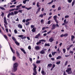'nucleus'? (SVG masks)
I'll return each instance as SVG.
<instances>
[{"label":"nucleus","instance_id":"obj_1","mask_svg":"<svg viewBox=\"0 0 75 75\" xmlns=\"http://www.w3.org/2000/svg\"><path fill=\"white\" fill-rule=\"evenodd\" d=\"M66 72H68V74H72V69L71 68H68L66 70Z\"/></svg>","mask_w":75,"mask_h":75},{"label":"nucleus","instance_id":"obj_2","mask_svg":"<svg viewBox=\"0 0 75 75\" xmlns=\"http://www.w3.org/2000/svg\"><path fill=\"white\" fill-rule=\"evenodd\" d=\"M36 68H37V66H35L33 68V71L34 73H33V75H36L37 74V72Z\"/></svg>","mask_w":75,"mask_h":75},{"label":"nucleus","instance_id":"obj_3","mask_svg":"<svg viewBox=\"0 0 75 75\" xmlns=\"http://www.w3.org/2000/svg\"><path fill=\"white\" fill-rule=\"evenodd\" d=\"M41 42H45V40L43 39L40 40L39 42H37L36 43L37 45H39L40 44H41Z\"/></svg>","mask_w":75,"mask_h":75},{"label":"nucleus","instance_id":"obj_4","mask_svg":"<svg viewBox=\"0 0 75 75\" xmlns=\"http://www.w3.org/2000/svg\"><path fill=\"white\" fill-rule=\"evenodd\" d=\"M22 8H25V9H27V10H30L32 8V7H30L29 8H28L27 7H26L25 6H22Z\"/></svg>","mask_w":75,"mask_h":75},{"label":"nucleus","instance_id":"obj_5","mask_svg":"<svg viewBox=\"0 0 75 75\" xmlns=\"http://www.w3.org/2000/svg\"><path fill=\"white\" fill-rule=\"evenodd\" d=\"M47 49H44L42 50L40 52V54H45V51H46Z\"/></svg>","mask_w":75,"mask_h":75},{"label":"nucleus","instance_id":"obj_6","mask_svg":"<svg viewBox=\"0 0 75 75\" xmlns=\"http://www.w3.org/2000/svg\"><path fill=\"white\" fill-rule=\"evenodd\" d=\"M56 28V25L53 24L52 25V28H51V30H55Z\"/></svg>","mask_w":75,"mask_h":75},{"label":"nucleus","instance_id":"obj_7","mask_svg":"<svg viewBox=\"0 0 75 75\" xmlns=\"http://www.w3.org/2000/svg\"><path fill=\"white\" fill-rule=\"evenodd\" d=\"M17 67L18 66H13V70L14 72H16L17 70Z\"/></svg>","mask_w":75,"mask_h":75},{"label":"nucleus","instance_id":"obj_8","mask_svg":"<svg viewBox=\"0 0 75 75\" xmlns=\"http://www.w3.org/2000/svg\"><path fill=\"white\" fill-rule=\"evenodd\" d=\"M56 0H52L51 1L47 3V4H52L53 2H55V1H56Z\"/></svg>","mask_w":75,"mask_h":75},{"label":"nucleus","instance_id":"obj_9","mask_svg":"<svg viewBox=\"0 0 75 75\" xmlns=\"http://www.w3.org/2000/svg\"><path fill=\"white\" fill-rule=\"evenodd\" d=\"M10 45V48L11 50V51L13 54H14V53H15V50H13V48H12V47H11V46L10 45Z\"/></svg>","mask_w":75,"mask_h":75},{"label":"nucleus","instance_id":"obj_10","mask_svg":"<svg viewBox=\"0 0 75 75\" xmlns=\"http://www.w3.org/2000/svg\"><path fill=\"white\" fill-rule=\"evenodd\" d=\"M35 48L36 50H39L40 49V47L38 46H35Z\"/></svg>","mask_w":75,"mask_h":75},{"label":"nucleus","instance_id":"obj_11","mask_svg":"<svg viewBox=\"0 0 75 75\" xmlns=\"http://www.w3.org/2000/svg\"><path fill=\"white\" fill-rule=\"evenodd\" d=\"M49 41L51 42H52L54 41V38H51L49 40Z\"/></svg>","mask_w":75,"mask_h":75},{"label":"nucleus","instance_id":"obj_12","mask_svg":"<svg viewBox=\"0 0 75 75\" xmlns=\"http://www.w3.org/2000/svg\"><path fill=\"white\" fill-rule=\"evenodd\" d=\"M41 73L42 75H46V73H45V71L43 70H42L41 71Z\"/></svg>","mask_w":75,"mask_h":75},{"label":"nucleus","instance_id":"obj_13","mask_svg":"<svg viewBox=\"0 0 75 75\" xmlns=\"http://www.w3.org/2000/svg\"><path fill=\"white\" fill-rule=\"evenodd\" d=\"M4 23H6L7 24V20H6V17H4Z\"/></svg>","mask_w":75,"mask_h":75},{"label":"nucleus","instance_id":"obj_14","mask_svg":"<svg viewBox=\"0 0 75 75\" xmlns=\"http://www.w3.org/2000/svg\"><path fill=\"white\" fill-rule=\"evenodd\" d=\"M21 51H22V52H23L24 54H26V52H25V50H24L23 49V48H21Z\"/></svg>","mask_w":75,"mask_h":75},{"label":"nucleus","instance_id":"obj_15","mask_svg":"<svg viewBox=\"0 0 75 75\" xmlns=\"http://www.w3.org/2000/svg\"><path fill=\"white\" fill-rule=\"evenodd\" d=\"M75 38V37L74 35H72L71 36V40L72 41H74V38Z\"/></svg>","mask_w":75,"mask_h":75},{"label":"nucleus","instance_id":"obj_16","mask_svg":"<svg viewBox=\"0 0 75 75\" xmlns=\"http://www.w3.org/2000/svg\"><path fill=\"white\" fill-rule=\"evenodd\" d=\"M18 27L20 28H23V26H22V25H20V24H19L18 25Z\"/></svg>","mask_w":75,"mask_h":75},{"label":"nucleus","instance_id":"obj_17","mask_svg":"<svg viewBox=\"0 0 75 75\" xmlns=\"http://www.w3.org/2000/svg\"><path fill=\"white\" fill-rule=\"evenodd\" d=\"M40 33H39L35 37V38H38V37H39V36H40Z\"/></svg>","mask_w":75,"mask_h":75},{"label":"nucleus","instance_id":"obj_18","mask_svg":"<svg viewBox=\"0 0 75 75\" xmlns=\"http://www.w3.org/2000/svg\"><path fill=\"white\" fill-rule=\"evenodd\" d=\"M36 28H33L32 30V31L33 33H34V32H35V29Z\"/></svg>","mask_w":75,"mask_h":75},{"label":"nucleus","instance_id":"obj_19","mask_svg":"<svg viewBox=\"0 0 75 75\" xmlns=\"http://www.w3.org/2000/svg\"><path fill=\"white\" fill-rule=\"evenodd\" d=\"M4 25L5 28H8V26H7V23H5V24H4Z\"/></svg>","mask_w":75,"mask_h":75},{"label":"nucleus","instance_id":"obj_20","mask_svg":"<svg viewBox=\"0 0 75 75\" xmlns=\"http://www.w3.org/2000/svg\"><path fill=\"white\" fill-rule=\"evenodd\" d=\"M53 18H54V21L56 20H57V16H54L53 17Z\"/></svg>","mask_w":75,"mask_h":75},{"label":"nucleus","instance_id":"obj_21","mask_svg":"<svg viewBox=\"0 0 75 75\" xmlns=\"http://www.w3.org/2000/svg\"><path fill=\"white\" fill-rule=\"evenodd\" d=\"M13 66H18V63H15L13 64Z\"/></svg>","mask_w":75,"mask_h":75},{"label":"nucleus","instance_id":"obj_22","mask_svg":"<svg viewBox=\"0 0 75 75\" xmlns=\"http://www.w3.org/2000/svg\"><path fill=\"white\" fill-rule=\"evenodd\" d=\"M75 1L73 0V1L72 2L71 6H74V5L75 4Z\"/></svg>","mask_w":75,"mask_h":75},{"label":"nucleus","instance_id":"obj_23","mask_svg":"<svg viewBox=\"0 0 75 75\" xmlns=\"http://www.w3.org/2000/svg\"><path fill=\"white\" fill-rule=\"evenodd\" d=\"M16 54H17V57H20V55L18 52V51H16Z\"/></svg>","mask_w":75,"mask_h":75},{"label":"nucleus","instance_id":"obj_24","mask_svg":"<svg viewBox=\"0 0 75 75\" xmlns=\"http://www.w3.org/2000/svg\"><path fill=\"white\" fill-rule=\"evenodd\" d=\"M62 57L60 56H59L57 57V59H61V58Z\"/></svg>","mask_w":75,"mask_h":75},{"label":"nucleus","instance_id":"obj_25","mask_svg":"<svg viewBox=\"0 0 75 75\" xmlns=\"http://www.w3.org/2000/svg\"><path fill=\"white\" fill-rule=\"evenodd\" d=\"M4 37L5 38V39L7 40L8 41V38H7V36L6 35H4Z\"/></svg>","mask_w":75,"mask_h":75},{"label":"nucleus","instance_id":"obj_26","mask_svg":"<svg viewBox=\"0 0 75 75\" xmlns=\"http://www.w3.org/2000/svg\"><path fill=\"white\" fill-rule=\"evenodd\" d=\"M11 16H14V13L13 12H12L11 13H9Z\"/></svg>","mask_w":75,"mask_h":75},{"label":"nucleus","instance_id":"obj_27","mask_svg":"<svg viewBox=\"0 0 75 75\" xmlns=\"http://www.w3.org/2000/svg\"><path fill=\"white\" fill-rule=\"evenodd\" d=\"M46 46H48V47H50V45L49 44L45 43V47H46Z\"/></svg>","mask_w":75,"mask_h":75},{"label":"nucleus","instance_id":"obj_28","mask_svg":"<svg viewBox=\"0 0 75 75\" xmlns=\"http://www.w3.org/2000/svg\"><path fill=\"white\" fill-rule=\"evenodd\" d=\"M15 44L16 45H20V43H18V42H17V41H15Z\"/></svg>","mask_w":75,"mask_h":75},{"label":"nucleus","instance_id":"obj_29","mask_svg":"<svg viewBox=\"0 0 75 75\" xmlns=\"http://www.w3.org/2000/svg\"><path fill=\"white\" fill-rule=\"evenodd\" d=\"M56 53H57L56 52H52V55H53V56H54V55H55V54H56Z\"/></svg>","mask_w":75,"mask_h":75},{"label":"nucleus","instance_id":"obj_30","mask_svg":"<svg viewBox=\"0 0 75 75\" xmlns=\"http://www.w3.org/2000/svg\"><path fill=\"white\" fill-rule=\"evenodd\" d=\"M18 37H20V38H23V37H24V36H23V35H18Z\"/></svg>","mask_w":75,"mask_h":75},{"label":"nucleus","instance_id":"obj_31","mask_svg":"<svg viewBox=\"0 0 75 75\" xmlns=\"http://www.w3.org/2000/svg\"><path fill=\"white\" fill-rule=\"evenodd\" d=\"M12 39L13 40V41H16V38H14V37H12Z\"/></svg>","mask_w":75,"mask_h":75},{"label":"nucleus","instance_id":"obj_32","mask_svg":"<svg viewBox=\"0 0 75 75\" xmlns=\"http://www.w3.org/2000/svg\"><path fill=\"white\" fill-rule=\"evenodd\" d=\"M21 6H22V4H20L19 5L17 6H16L17 8H20Z\"/></svg>","mask_w":75,"mask_h":75},{"label":"nucleus","instance_id":"obj_33","mask_svg":"<svg viewBox=\"0 0 75 75\" xmlns=\"http://www.w3.org/2000/svg\"><path fill=\"white\" fill-rule=\"evenodd\" d=\"M14 15H16L17 14H18V11H14Z\"/></svg>","mask_w":75,"mask_h":75},{"label":"nucleus","instance_id":"obj_34","mask_svg":"<svg viewBox=\"0 0 75 75\" xmlns=\"http://www.w3.org/2000/svg\"><path fill=\"white\" fill-rule=\"evenodd\" d=\"M27 0H25L23 1V4H26V2H27Z\"/></svg>","mask_w":75,"mask_h":75},{"label":"nucleus","instance_id":"obj_35","mask_svg":"<svg viewBox=\"0 0 75 75\" xmlns=\"http://www.w3.org/2000/svg\"><path fill=\"white\" fill-rule=\"evenodd\" d=\"M16 57L15 56H13V60L14 61H15V60H16Z\"/></svg>","mask_w":75,"mask_h":75},{"label":"nucleus","instance_id":"obj_36","mask_svg":"<svg viewBox=\"0 0 75 75\" xmlns=\"http://www.w3.org/2000/svg\"><path fill=\"white\" fill-rule=\"evenodd\" d=\"M36 6L37 7H40V5H39V2H38L37 3Z\"/></svg>","mask_w":75,"mask_h":75},{"label":"nucleus","instance_id":"obj_37","mask_svg":"<svg viewBox=\"0 0 75 75\" xmlns=\"http://www.w3.org/2000/svg\"><path fill=\"white\" fill-rule=\"evenodd\" d=\"M35 27V25H32L30 26V27L31 28H34Z\"/></svg>","mask_w":75,"mask_h":75},{"label":"nucleus","instance_id":"obj_38","mask_svg":"<svg viewBox=\"0 0 75 75\" xmlns=\"http://www.w3.org/2000/svg\"><path fill=\"white\" fill-rule=\"evenodd\" d=\"M41 61L40 60H37L36 61V64H40V62Z\"/></svg>","mask_w":75,"mask_h":75},{"label":"nucleus","instance_id":"obj_39","mask_svg":"<svg viewBox=\"0 0 75 75\" xmlns=\"http://www.w3.org/2000/svg\"><path fill=\"white\" fill-rule=\"evenodd\" d=\"M68 35V34L67 33H65L64 34V37H67Z\"/></svg>","mask_w":75,"mask_h":75},{"label":"nucleus","instance_id":"obj_40","mask_svg":"<svg viewBox=\"0 0 75 75\" xmlns=\"http://www.w3.org/2000/svg\"><path fill=\"white\" fill-rule=\"evenodd\" d=\"M63 51L64 53H65V52H66V49H63Z\"/></svg>","mask_w":75,"mask_h":75},{"label":"nucleus","instance_id":"obj_41","mask_svg":"<svg viewBox=\"0 0 75 75\" xmlns=\"http://www.w3.org/2000/svg\"><path fill=\"white\" fill-rule=\"evenodd\" d=\"M52 16H49L48 18L47 19V20H50V19H51V18H52Z\"/></svg>","mask_w":75,"mask_h":75},{"label":"nucleus","instance_id":"obj_42","mask_svg":"<svg viewBox=\"0 0 75 75\" xmlns=\"http://www.w3.org/2000/svg\"><path fill=\"white\" fill-rule=\"evenodd\" d=\"M0 8H1V10H6V9H5V8H4V7H0Z\"/></svg>","mask_w":75,"mask_h":75},{"label":"nucleus","instance_id":"obj_43","mask_svg":"<svg viewBox=\"0 0 75 75\" xmlns=\"http://www.w3.org/2000/svg\"><path fill=\"white\" fill-rule=\"evenodd\" d=\"M61 6H59L57 10L58 11H59V10H61Z\"/></svg>","mask_w":75,"mask_h":75},{"label":"nucleus","instance_id":"obj_44","mask_svg":"<svg viewBox=\"0 0 75 75\" xmlns=\"http://www.w3.org/2000/svg\"><path fill=\"white\" fill-rule=\"evenodd\" d=\"M31 20V19H27L26 20V22H28V21H30V20Z\"/></svg>","mask_w":75,"mask_h":75},{"label":"nucleus","instance_id":"obj_45","mask_svg":"<svg viewBox=\"0 0 75 75\" xmlns=\"http://www.w3.org/2000/svg\"><path fill=\"white\" fill-rule=\"evenodd\" d=\"M22 11H23V10H19L18 11V12L19 13H22Z\"/></svg>","mask_w":75,"mask_h":75},{"label":"nucleus","instance_id":"obj_46","mask_svg":"<svg viewBox=\"0 0 75 75\" xmlns=\"http://www.w3.org/2000/svg\"><path fill=\"white\" fill-rule=\"evenodd\" d=\"M28 49L29 50H31V47L30 46H29L28 47Z\"/></svg>","mask_w":75,"mask_h":75},{"label":"nucleus","instance_id":"obj_47","mask_svg":"<svg viewBox=\"0 0 75 75\" xmlns=\"http://www.w3.org/2000/svg\"><path fill=\"white\" fill-rule=\"evenodd\" d=\"M14 32L15 34H17V30L15 29L14 30Z\"/></svg>","mask_w":75,"mask_h":75},{"label":"nucleus","instance_id":"obj_48","mask_svg":"<svg viewBox=\"0 0 75 75\" xmlns=\"http://www.w3.org/2000/svg\"><path fill=\"white\" fill-rule=\"evenodd\" d=\"M50 23H51V21L50 20L49 21L47 22V24H50Z\"/></svg>","mask_w":75,"mask_h":75},{"label":"nucleus","instance_id":"obj_49","mask_svg":"<svg viewBox=\"0 0 75 75\" xmlns=\"http://www.w3.org/2000/svg\"><path fill=\"white\" fill-rule=\"evenodd\" d=\"M39 17H41L42 18L43 17V15L42 14H41L39 16Z\"/></svg>","mask_w":75,"mask_h":75},{"label":"nucleus","instance_id":"obj_50","mask_svg":"<svg viewBox=\"0 0 75 75\" xmlns=\"http://www.w3.org/2000/svg\"><path fill=\"white\" fill-rule=\"evenodd\" d=\"M72 0H68V1L69 3H70L72 2Z\"/></svg>","mask_w":75,"mask_h":75},{"label":"nucleus","instance_id":"obj_51","mask_svg":"<svg viewBox=\"0 0 75 75\" xmlns=\"http://www.w3.org/2000/svg\"><path fill=\"white\" fill-rule=\"evenodd\" d=\"M60 61L57 62H56V64H57V65H58V64H60Z\"/></svg>","mask_w":75,"mask_h":75},{"label":"nucleus","instance_id":"obj_52","mask_svg":"<svg viewBox=\"0 0 75 75\" xmlns=\"http://www.w3.org/2000/svg\"><path fill=\"white\" fill-rule=\"evenodd\" d=\"M29 24H30V22H28L27 23H26L25 25H28Z\"/></svg>","mask_w":75,"mask_h":75},{"label":"nucleus","instance_id":"obj_53","mask_svg":"<svg viewBox=\"0 0 75 75\" xmlns=\"http://www.w3.org/2000/svg\"><path fill=\"white\" fill-rule=\"evenodd\" d=\"M14 10H15V9H12L11 10H9L10 12L11 11H14Z\"/></svg>","mask_w":75,"mask_h":75},{"label":"nucleus","instance_id":"obj_54","mask_svg":"<svg viewBox=\"0 0 75 75\" xmlns=\"http://www.w3.org/2000/svg\"><path fill=\"white\" fill-rule=\"evenodd\" d=\"M55 66H53L52 68H51L50 70L51 71H52L53 69L54 68V67H55Z\"/></svg>","mask_w":75,"mask_h":75},{"label":"nucleus","instance_id":"obj_55","mask_svg":"<svg viewBox=\"0 0 75 75\" xmlns=\"http://www.w3.org/2000/svg\"><path fill=\"white\" fill-rule=\"evenodd\" d=\"M56 27H59V25H58V23H57L56 25Z\"/></svg>","mask_w":75,"mask_h":75},{"label":"nucleus","instance_id":"obj_56","mask_svg":"<svg viewBox=\"0 0 75 75\" xmlns=\"http://www.w3.org/2000/svg\"><path fill=\"white\" fill-rule=\"evenodd\" d=\"M40 10H41V8L39 7L38 8V11H39V12H40Z\"/></svg>","mask_w":75,"mask_h":75},{"label":"nucleus","instance_id":"obj_57","mask_svg":"<svg viewBox=\"0 0 75 75\" xmlns=\"http://www.w3.org/2000/svg\"><path fill=\"white\" fill-rule=\"evenodd\" d=\"M65 18H69V16L67 15L65 16Z\"/></svg>","mask_w":75,"mask_h":75},{"label":"nucleus","instance_id":"obj_58","mask_svg":"<svg viewBox=\"0 0 75 75\" xmlns=\"http://www.w3.org/2000/svg\"><path fill=\"white\" fill-rule=\"evenodd\" d=\"M29 60L31 61H31H33L32 58H31V57L29 58Z\"/></svg>","mask_w":75,"mask_h":75},{"label":"nucleus","instance_id":"obj_59","mask_svg":"<svg viewBox=\"0 0 75 75\" xmlns=\"http://www.w3.org/2000/svg\"><path fill=\"white\" fill-rule=\"evenodd\" d=\"M69 53H71V54H74V52H73V51H69Z\"/></svg>","mask_w":75,"mask_h":75},{"label":"nucleus","instance_id":"obj_60","mask_svg":"<svg viewBox=\"0 0 75 75\" xmlns=\"http://www.w3.org/2000/svg\"><path fill=\"white\" fill-rule=\"evenodd\" d=\"M62 45V42L60 43L59 44V47H61V45Z\"/></svg>","mask_w":75,"mask_h":75},{"label":"nucleus","instance_id":"obj_61","mask_svg":"<svg viewBox=\"0 0 75 75\" xmlns=\"http://www.w3.org/2000/svg\"><path fill=\"white\" fill-rule=\"evenodd\" d=\"M54 21L56 22L57 24H58V21H57V20L56 19V20H55Z\"/></svg>","mask_w":75,"mask_h":75},{"label":"nucleus","instance_id":"obj_62","mask_svg":"<svg viewBox=\"0 0 75 75\" xmlns=\"http://www.w3.org/2000/svg\"><path fill=\"white\" fill-rule=\"evenodd\" d=\"M40 71H41V67H39L38 71H39V72H40Z\"/></svg>","mask_w":75,"mask_h":75},{"label":"nucleus","instance_id":"obj_63","mask_svg":"<svg viewBox=\"0 0 75 75\" xmlns=\"http://www.w3.org/2000/svg\"><path fill=\"white\" fill-rule=\"evenodd\" d=\"M23 23H25V19H23V20L22 21Z\"/></svg>","mask_w":75,"mask_h":75},{"label":"nucleus","instance_id":"obj_64","mask_svg":"<svg viewBox=\"0 0 75 75\" xmlns=\"http://www.w3.org/2000/svg\"><path fill=\"white\" fill-rule=\"evenodd\" d=\"M63 75H67L65 71L64 72Z\"/></svg>","mask_w":75,"mask_h":75}]
</instances>
